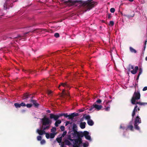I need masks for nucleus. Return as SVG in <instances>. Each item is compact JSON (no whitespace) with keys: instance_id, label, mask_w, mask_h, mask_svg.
Segmentation results:
<instances>
[{"instance_id":"obj_1","label":"nucleus","mask_w":147,"mask_h":147,"mask_svg":"<svg viewBox=\"0 0 147 147\" xmlns=\"http://www.w3.org/2000/svg\"><path fill=\"white\" fill-rule=\"evenodd\" d=\"M80 134H78V131H73V132L68 136V139L73 142V147H80L82 146V143L81 139H72L75 138L76 136H80Z\"/></svg>"},{"instance_id":"obj_2","label":"nucleus","mask_w":147,"mask_h":147,"mask_svg":"<svg viewBox=\"0 0 147 147\" xmlns=\"http://www.w3.org/2000/svg\"><path fill=\"white\" fill-rule=\"evenodd\" d=\"M140 95L139 92H135L131 99V103L132 104H139L140 105H147V103L141 102H137V100L140 98Z\"/></svg>"},{"instance_id":"obj_3","label":"nucleus","mask_w":147,"mask_h":147,"mask_svg":"<svg viewBox=\"0 0 147 147\" xmlns=\"http://www.w3.org/2000/svg\"><path fill=\"white\" fill-rule=\"evenodd\" d=\"M96 4V2H92V0H88L84 2L82 4L85 11L90 10Z\"/></svg>"},{"instance_id":"obj_4","label":"nucleus","mask_w":147,"mask_h":147,"mask_svg":"<svg viewBox=\"0 0 147 147\" xmlns=\"http://www.w3.org/2000/svg\"><path fill=\"white\" fill-rule=\"evenodd\" d=\"M141 123V120L140 117L137 115L134 121V126L135 129L137 130H139V127L138 126L139 124Z\"/></svg>"},{"instance_id":"obj_5","label":"nucleus","mask_w":147,"mask_h":147,"mask_svg":"<svg viewBox=\"0 0 147 147\" xmlns=\"http://www.w3.org/2000/svg\"><path fill=\"white\" fill-rule=\"evenodd\" d=\"M61 86L63 87L65 89L67 88H69V86L66 83H61L59 85L58 87V88H59L60 90H62V92L63 94L66 95L67 96H69V94H67L65 92V90L63 88H60Z\"/></svg>"},{"instance_id":"obj_6","label":"nucleus","mask_w":147,"mask_h":147,"mask_svg":"<svg viewBox=\"0 0 147 147\" xmlns=\"http://www.w3.org/2000/svg\"><path fill=\"white\" fill-rule=\"evenodd\" d=\"M80 136L81 137L84 136L86 139L90 141L91 140L90 135H89V133L87 131H85L83 133L81 132Z\"/></svg>"},{"instance_id":"obj_7","label":"nucleus","mask_w":147,"mask_h":147,"mask_svg":"<svg viewBox=\"0 0 147 147\" xmlns=\"http://www.w3.org/2000/svg\"><path fill=\"white\" fill-rule=\"evenodd\" d=\"M41 121L44 125H49L51 123V121L48 118H44L41 119Z\"/></svg>"},{"instance_id":"obj_8","label":"nucleus","mask_w":147,"mask_h":147,"mask_svg":"<svg viewBox=\"0 0 147 147\" xmlns=\"http://www.w3.org/2000/svg\"><path fill=\"white\" fill-rule=\"evenodd\" d=\"M102 107L101 105H99L96 104L95 103L93 104V105L89 109L90 111H92L93 109L95 108V109L97 110H100Z\"/></svg>"},{"instance_id":"obj_9","label":"nucleus","mask_w":147,"mask_h":147,"mask_svg":"<svg viewBox=\"0 0 147 147\" xmlns=\"http://www.w3.org/2000/svg\"><path fill=\"white\" fill-rule=\"evenodd\" d=\"M56 134L55 133H51L50 134L46 133V137L47 139L53 138Z\"/></svg>"},{"instance_id":"obj_10","label":"nucleus","mask_w":147,"mask_h":147,"mask_svg":"<svg viewBox=\"0 0 147 147\" xmlns=\"http://www.w3.org/2000/svg\"><path fill=\"white\" fill-rule=\"evenodd\" d=\"M140 108H139L138 107V106L137 105H136L133 111L132 114V116L133 118L135 116V114H136V112L137 111H139L140 110Z\"/></svg>"},{"instance_id":"obj_11","label":"nucleus","mask_w":147,"mask_h":147,"mask_svg":"<svg viewBox=\"0 0 147 147\" xmlns=\"http://www.w3.org/2000/svg\"><path fill=\"white\" fill-rule=\"evenodd\" d=\"M36 132L40 135H42L43 134H46L45 131L43 129L41 130L40 128L38 129Z\"/></svg>"},{"instance_id":"obj_12","label":"nucleus","mask_w":147,"mask_h":147,"mask_svg":"<svg viewBox=\"0 0 147 147\" xmlns=\"http://www.w3.org/2000/svg\"><path fill=\"white\" fill-rule=\"evenodd\" d=\"M64 142L66 145H67L68 146H70L71 145V142L70 140H69L68 138V137L67 138V139H66L65 140Z\"/></svg>"},{"instance_id":"obj_13","label":"nucleus","mask_w":147,"mask_h":147,"mask_svg":"<svg viewBox=\"0 0 147 147\" xmlns=\"http://www.w3.org/2000/svg\"><path fill=\"white\" fill-rule=\"evenodd\" d=\"M138 69V67L136 66L135 67L134 69L131 71V72L132 74H135L137 73Z\"/></svg>"},{"instance_id":"obj_14","label":"nucleus","mask_w":147,"mask_h":147,"mask_svg":"<svg viewBox=\"0 0 147 147\" xmlns=\"http://www.w3.org/2000/svg\"><path fill=\"white\" fill-rule=\"evenodd\" d=\"M72 130L73 131H77V126L76 124L74 123L73 125Z\"/></svg>"},{"instance_id":"obj_15","label":"nucleus","mask_w":147,"mask_h":147,"mask_svg":"<svg viewBox=\"0 0 147 147\" xmlns=\"http://www.w3.org/2000/svg\"><path fill=\"white\" fill-rule=\"evenodd\" d=\"M132 120H133V119H132V121H131L129 123V124L130 125L127 126V127L126 129V130H127V129L128 128H129V129H130V130H133V126L132 125Z\"/></svg>"},{"instance_id":"obj_16","label":"nucleus","mask_w":147,"mask_h":147,"mask_svg":"<svg viewBox=\"0 0 147 147\" xmlns=\"http://www.w3.org/2000/svg\"><path fill=\"white\" fill-rule=\"evenodd\" d=\"M86 124L85 122H81L80 123V127L81 129H84L85 127Z\"/></svg>"},{"instance_id":"obj_17","label":"nucleus","mask_w":147,"mask_h":147,"mask_svg":"<svg viewBox=\"0 0 147 147\" xmlns=\"http://www.w3.org/2000/svg\"><path fill=\"white\" fill-rule=\"evenodd\" d=\"M87 123L90 126H92L94 124L93 121L91 119L87 121Z\"/></svg>"},{"instance_id":"obj_18","label":"nucleus","mask_w":147,"mask_h":147,"mask_svg":"<svg viewBox=\"0 0 147 147\" xmlns=\"http://www.w3.org/2000/svg\"><path fill=\"white\" fill-rule=\"evenodd\" d=\"M107 98L106 96H105L103 97V99L105 100L104 102V103L106 105H107L108 103H110L111 102V100L109 101L107 100H106V99Z\"/></svg>"},{"instance_id":"obj_19","label":"nucleus","mask_w":147,"mask_h":147,"mask_svg":"<svg viewBox=\"0 0 147 147\" xmlns=\"http://www.w3.org/2000/svg\"><path fill=\"white\" fill-rule=\"evenodd\" d=\"M61 122V121L60 120H57L55 123V126L57 127L58 126L59 124H60Z\"/></svg>"},{"instance_id":"obj_20","label":"nucleus","mask_w":147,"mask_h":147,"mask_svg":"<svg viewBox=\"0 0 147 147\" xmlns=\"http://www.w3.org/2000/svg\"><path fill=\"white\" fill-rule=\"evenodd\" d=\"M129 50L131 53H137V51L131 47H129Z\"/></svg>"},{"instance_id":"obj_21","label":"nucleus","mask_w":147,"mask_h":147,"mask_svg":"<svg viewBox=\"0 0 147 147\" xmlns=\"http://www.w3.org/2000/svg\"><path fill=\"white\" fill-rule=\"evenodd\" d=\"M62 138L61 137L59 136V137L57 138V140L59 143H61V142Z\"/></svg>"},{"instance_id":"obj_22","label":"nucleus","mask_w":147,"mask_h":147,"mask_svg":"<svg viewBox=\"0 0 147 147\" xmlns=\"http://www.w3.org/2000/svg\"><path fill=\"white\" fill-rule=\"evenodd\" d=\"M31 102L33 103V104L35 107H37L38 106V104L37 103L35 100H31Z\"/></svg>"},{"instance_id":"obj_23","label":"nucleus","mask_w":147,"mask_h":147,"mask_svg":"<svg viewBox=\"0 0 147 147\" xmlns=\"http://www.w3.org/2000/svg\"><path fill=\"white\" fill-rule=\"evenodd\" d=\"M84 118L85 119L87 120V121L90 119V116L89 115H86L84 116Z\"/></svg>"},{"instance_id":"obj_24","label":"nucleus","mask_w":147,"mask_h":147,"mask_svg":"<svg viewBox=\"0 0 147 147\" xmlns=\"http://www.w3.org/2000/svg\"><path fill=\"white\" fill-rule=\"evenodd\" d=\"M67 132L66 131H64L61 135H59V136H61L62 138L64 137L67 134Z\"/></svg>"},{"instance_id":"obj_25","label":"nucleus","mask_w":147,"mask_h":147,"mask_svg":"<svg viewBox=\"0 0 147 147\" xmlns=\"http://www.w3.org/2000/svg\"><path fill=\"white\" fill-rule=\"evenodd\" d=\"M84 147H87L89 145L88 143L87 142L83 144Z\"/></svg>"},{"instance_id":"obj_26","label":"nucleus","mask_w":147,"mask_h":147,"mask_svg":"<svg viewBox=\"0 0 147 147\" xmlns=\"http://www.w3.org/2000/svg\"><path fill=\"white\" fill-rule=\"evenodd\" d=\"M59 118V116L58 115H55L53 119L55 121L58 120L57 119Z\"/></svg>"},{"instance_id":"obj_27","label":"nucleus","mask_w":147,"mask_h":147,"mask_svg":"<svg viewBox=\"0 0 147 147\" xmlns=\"http://www.w3.org/2000/svg\"><path fill=\"white\" fill-rule=\"evenodd\" d=\"M14 106L17 108L20 107V104H18V103H15L14 104Z\"/></svg>"},{"instance_id":"obj_28","label":"nucleus","mask_w":147,"mask_h":147,"mask_svg":"<svg viewBox=\"0 0 147 147\" xmlns=\"http://www.w3.org/2000/svg\"><path fill=\"white\" fill-rule=\"evenodd\" d=\"M56 130V128L55 127H52L51 130V132H55Z\"/></svg>"},{"instance_id":"obj_29","label":"nucleus","mask_w":147,"mask_h":147,"mask_svg":"<svg viewBox=\"0 0 147 147\" xmlns=\"http://www.w3.org/2000/svg\"><path fill=\"white\" fill-rule=\"evenodd\" d=\"M46 142L44 140H41L40 141V144L42 145H43L45 144Z\"/></svg>"},{"instance_id":"obj_30","label":"nucleus","mask_w":147,"mask_h":147,"mask_svg":"<svg viewBox=\"0 0 147 147\" xmlns=\"http://www.w3.org/2000/svg\"><path fill=\"white\" fill-rule=\"evenodd\" d=\"M37 140L38 141H40L41 140L42 137L41 136H38L37 137Z\"/></svg>"},{"instance_id":"obj_31","label":"nucleus","mask_w":147,"mask_h":147,"mask_svg":"<svg viewBox=\"0 0 147 147\" xmlns=\"http://www.w3.org/2000/svg\"><path fill=\"white\" fill-rule=\"evenodd\" d=\"M105 111H109L110 110V107H107L105 108L104 109Z\"/></svg>"},{"instance_id":"obj_32","label":"nucleus","mask_w":147,"mask_h":147,"mask_svg":"<svg viewBox=\"0 0 147 147\" xmlns=\"http://www.w3.org/2000/svg\"><path fill=\"white\" fill-rule=\"evenodd\" d=\"M60 129L61 131H63L65 130V127L64 126H61L60 127Z\"/></svg>"},{"instance_id":"obj_33","label":"nucleus","mask_w":147,"mask_h":147,"mask_svg":"<svg viewBox=\"0 0 147 147\" xmlns=\"http://www.w3.org/2000/svg\"><path fill=\"white\" fill-rule=\"evenodd\" d=\"M114 24V22L113 21H110V22L109 24V25H111L112 26Z\"/></svg>"},{"instance_id":"obj_34","label":"nucleus","mask_w":147,"mask_h":147,"mask_svg":"<svg viewBox=\"0 0 147 147\" xmlns=\"http://www.w3.org/2000/svg\"><path fill=\"white\" fill-rule=\"evenodd\" d=\"M54 36L56 38L59 37V35L58 33H55L54 34Z\"/></svg>"},{"instance_id":"obj_35","label":"nucleus","mask_w":147,"mask_h":147,"mask_svg":"<svg viewBox=\"0 0 147 147\" xmlns=\"http://www.w3.org/2000/svg\"><path fill=\"white\" fill-rule=\"evenodd\" d=\"M110 11L111 13H114L115 11V9L114 8H112L110 9Z\"/></svg>"},{"instance_id":"obj_36","label":"nucleus","mask_w":147,"mask_h":147,"mask_svg":"<svg viewBox=\"0 0 147 147\" xmlns=\"http://www.w3.org/2000/svg\"><path fill=\"white\" fill-rule=\"evenodd\" d=\"M50 117L51 119H53L55 115L53 114H50Z\"/></svg>"},{"instance_id":"obj_37","label":"nucleus","mask_w":147,"mask_h":147,"mask_svg":"<svg viewBox=\"0 0 147 147\" xmlns=\"http://www.w3.org/2000/svg\"><path fill=\"white\" fill-rule=\"evenodd\" d=\"M20 107L21 106H23V107H24V106H25L26 105L25 104L24 102H22L20 104Z\"/></svg>"},{"instance_id":"obj_38","label":"nucleus","mask_w":147,"mask_h":147,"mask_svg":"<svg viewBox=\"0 0 147 147\" xmlns=\"http://www.w3.org/2000/svg\"><path fill=\"white\" fill-rule=\"evenodd\" d=\"M26 106L28 108H30L32 107V105L31 104H28L26 105Z\"/></svg>"},{"instance_id":"obj_39","label":"nucleus","mask_w":147,"mask_h":147,"mask_svg":"<svg viewBox=\"0 0 147 147\" xmlns=\"http://www.w3.org/2000/svg\"><path fill=\"white\" fill-rule=\"evenodd\" d=\"M142 68H140L139 69V75H141V74L142 73Z\"/></svg>"},{"instance_id":"obj_40","label":"nucleus","mask_w":147,"mask_h":147,"mask_svg":"<svg viewBox=\"0 0 147 147\" xmlns=\"http://www.w3.org/2000/svg\"><path fill=\"white\" fill-rule=\"evenodd\" d=\"M6 5V3H5L4 5V7L5 9H7Z\"/></svg>"},{"instance_id":"obj_41","label":"nucleus","mask_w":147,"mask_h":147,"mask_svg":"<svg viewBox=\"0 0 147 147\" xmlns=\"http://www.w3.org/2000/svg\"><path fill=\"white\" fill-rule=\"evenodd\" d=\"M49 126H47L45 127H44L43 129L44 130V131H45V130L46 129H48L49 128Z\"/></svg>"},{"instance_id":"obj_42","label":"nucleus","mask_w":147,"mask_h":147,"mask_svg":"<svg viewBox=\"0 0 147 147\" xmlns=\"http://www.w3.org/2000/svg\"><path fill=\"white\" fill-rule=\"evenodd\" d=\"M101 102H102V100L100 99H99L98 100L96 101V102L98 103H100Z\"/></svg>"},{"instance_id":"obj_43","label":"nucleus","mask_w":147,"mask_h":147,"mask_svg":"<svg viewBox=\"0 0 147 147\" xmlns=\"http://www.w3.org/2000/svg\"><path fill=\"white\" fill-rule=\"evenodd\" d=\"M70 123V122L69 121H67L65 122V125L66 126H67L68 124Z\"/></svg>"},{"instance_id":"obj_44","label":"nucleus","mask_w":147,"mask_h":147,"mask_svg":"<svg viewBox=\"0 0 147 147\" xmlns=\"http://www.w3.org/2000/svg\"><path fill=\"white\" fill-rule=\"evenodd\" d=\"M147 90V86H145L143 89L142 90L143 91H145Z\"/></svg>"},{"instance_id":"obj_45","label":"nucleus","mask_w":147,"mask_h":147,"mask_svg":"<svg viewBox=\"0 0 147 147\" xmlns=\"http://www.w3.org/2000/svg\"><path fill=\"white\" fill-rule=\"evenodd\" d=\"M76 116V114H75L74 113H72L71 115V117H74Z\"/></svg>"},{"instance_id":"obj_46","label":"nucleus","mask_w":147,"mask_h":147,"mask_svg":"<svg viewBox=\"0 0 147 147\" xmlns=\"http://www.w3.org/2000/svg\"><path fill=\"white\" fill-rule=\"evenodd\" d=\"M76 1H70V2L72 3H71V4H74L76 3Z\"/></svg>"},{"instance_id":"obj_47","label":"nucleus","mask_w":147,"mask_h":147,"mask_svg":"<svg viewBox=\"0 0 147 147\" xmlns=\"http://www.w3.org/2000/svg\"><path fill=\"white\" fill-rule=\"evenodd\" d=\"M65 115H64V116L65 117H67L69 116V115H68L67 114H65Z\"/></svg>"},{"instance_id":"obj_48","label":"nucleus","mask_w":147,"mask_h":147,"mask_svg":"<svg viewBox=\"0 0 147 147\" xmlns=\"http://www.w3.org/2000/svg\"><path fill=\"white\" fill-rule=\"evenodd\" d=\"M147 42V41L146 40V41H145V43H144V50H145V48H146V45Z\"/></svg>"},{"instance_id":"obj_49","label":"nucleus","mask_w":147,"mask_h":147,"mask_svg":"<svg viewBox=\"0 0 147 147\" xmlns=\"http://www.w3.org/2000/svg\"><path fill=\"white\" fill-rule=\"evenodd\" d=\"M28 98V97L27 96H25L23 98V99H27V98Z\"/></svg>"},{"instance_id":"obj_50","label":"nucleus","mask_w":147,"mask_h":147,"mask_svg":"<svg viewBox=\"0 0 147 147\" xmlns=\"http://www.w3.org/2000/svg\"><path fill=\"white\" fill-rule=\"evenodd\" d=\"M129 67H130L131 69H134V66L133 65H130L129 66Z\"/></svg>"},{"instance_id":"obj_51","label":"nucleus","mask_w":147,"mask_h":147,"mask_svg":"<svg viewBox=\"0 0 147 147\" xmlns=\"http://www.w3.org/2000/svg\"><path fill=\"white\" fill-rule=\"evenodd\" d=\"M64 115H65V114H61L58 115L59 116V117L61 116H64Z\"/></svg>"},{"instance_id":"obj_52","label":"nucleus","mask_w":147,"mask_h":147,"mask_svg":"<svg viewBox=\"0 0 147 147\" xmlns=\"http://www.w3.org/2000/svg\"><path fill=\"white\" fill-rule=\"evenodd\" d=\"M52 93V91L51 90H49L48 91V94H51Z\"/></svg>"},{"instance_id":"obj_53","label":"nucleus","mask_w":147,"mask_h":147,"mask_svg":"<svg viewBox=\"0 0 147 147\" xmlns=\"http://www.w3.org/2000/svg\"><path fill=\"white\" fill-rule=\"evenodd\" d=\"M61 147H66L64 144H61Z\"/></svg>"},{"instance_id":"obj_54","label":"nucleus","mask_w":147,"mask_h":147,"mask_svg":"<svg viewBox=\"0 0 147 147\" xmlns=\"http://www.w3.org/2000/svg\"><path fill=\"white\" fill-rule=\"evenodd\" d=\"M47 112L48 113H51V111L50 110H47Z\"/></svg>"},{"instance_id":"obj_55","label":"nucleus","mask_w":147,"mask_h":147,"mask_svg":"<svg viewBox=\"0 0 147 147\" xmlns=\"http://www.w3.org/2000/svg\"><path fill=\"white\" fill-rule=\"evenodd\" d=\"M120 128H123V129H124V127H123L121 125H120Z\"/></svg>"},{"instance_id":"obj_56","label":"nucleus","mask_w":147,"mask_h":147,"mask_svg":"<svg viewBox=\"0 0 147 147\" xmlns=\"http://www.w3.org/2000/svg\"><path fill=\"white\" fill-rule=\"evenodd\" d=\"M25 111V110H23L22 111V113H24Z\"/></svg>"},{"instance_id":"obj_57","label":"nucleus","mask_w":147,"mask_h":147,"mask_svg":"<svg viewBox=\"0 0 147 147\" xmlns=\"http://www.w3.org/2000/svg\"><path fill=\"white\" fill-rule=\"evenodd\" d=\"M129 1L132 2L134 1V0H128Z\"/></svg>"},{"instance_id":"obj_58","label":"nucleus","mask_w":147,"mask_h":147,"mask_svg":"<svg viewBox=\"0 0 147 147\" xmlns=\"http://www.w3.org/2000/svg\"><path fill=\"white\" fill-rule=\"evenodd\" d=\"M140 75H139V74H138L137 76V77L138 78H139V76H140Z\"/></svg>"},{"instance_id":"obj_59","label":"nucleus","mask_w":147,"mask_h":147,"mask_svg":"<svg viewBox=\"0 0 147 147\" xmlns=\"http://www.w3.org/2000/svg\"><path fill=\"white\" fill-rule=\"evenodd\" d=\"M145 60L146 61H147V56L145 58Z\"/></svg>"},{"instance_id":"obj_60","label":"nucleus","mask_w":147,"mask_h":147,"mask_svg":"<svg viewBox=\"0 0 147 147\" xmlns=\"http://www.w3.org/2000/svg\"><path fill=\"white\" fill-rule=\"evenodd\" d=\"M139 78H138V77H137V78H136V80H138V79H139Z\"/></svg>"},{"instance_id":"obj_61","label":"nucleus","mask_w":147,"mask_h":147,"mask_svg":"<svg viewBox=\"0 0 147 147\" xmlns=\"http://www.w3.org/2000/svg\"><path fill=\"white\" fill-rule=\"evenodd\" d=\"M72 122H70V123L69 124L71 125L72 124Z\"/></svg>"},{"instance_id":"obj_62","label":"nucleus","mask_w":147,"mask_h":147,"mask_svg":"<svg viewBox=\"0 0 147 147\" xmlns=\"http://www.w3.org/2000/svg\"><path fill=\"white\" fill-rule=\"evenodd\" d=\"M5 1H8V0H5Z\"/></svg>"}]
</instances>
